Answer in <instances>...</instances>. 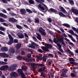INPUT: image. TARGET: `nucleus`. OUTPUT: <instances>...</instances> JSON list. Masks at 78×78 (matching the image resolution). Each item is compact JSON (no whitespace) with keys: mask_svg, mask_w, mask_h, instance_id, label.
Masks as SVG:
<instances>
[{"mask_svg":"<svg viewBox=\"0 0 78 78\" xmlns=\"http://www.w3.org/2000/svg\"><path fill=\"white\" fill-rule=\"evenodd\" d=\"M19 49H16V51H15V53H16V54H18V53H19Z\"/></svg>","mask_w":78,"mask_h":78,"instance_id":"de8ad7c7","label":"nucleus"},{"mask_svg":"<svg viewBox=\"0 0 78 78\" xmlns=\"http://www.w3.org/2000/svg\"><path fill=\"white\" fill-rule=\"evenodd\" d=\"M29 47L30 48H36L35 46L32 45H30V47Z\"/></svg>","mask_w":78,"mask_h":78,"instance_id":"864d4df0","label":"nucleus"},{"mask_svg":"<svg viewBox=\"0 0 78 78\" xmlns=\"http://www.w3.org/2000/svg\"><path fill=\"white\" fill-rule=\"evenodd\" d=\"M41 74L40 75L41 76H42L44 78H45V76H44V73L42 72H41Z\"/></svg>","mask_w":78,"mask_h":78,"instance_id":"6e6d98bb","label":"nucleus"},{"mask_svg":"<svg viewBox=\"0 0 78 78\" xmlns=\"http://www.w3.org/2000/svg\"><path fill=\"white\" fill-rule=\"evenodd\" d=\"M59 8L60 9V10H61V11H62L63 12H66V10L64 9V7L61 6H60Z\"/></svg>","mask_w":78,"mask_h":78,"instance_id":"b1692460","label":"nucleus"},{"mask_svg":"<svg viewBox=\"0 0 78 78\" xmlns=\"http://www.w3.org/2000/svg\"><path fill=\"white\" fill-rule=\"evenodd\" d=\"M17 71L19 73L20 75L22 74L23 73V70L22 69H18L17 70Z\"/></svg>","mask_w":78,"mask_h":78,"instance_id":"f3484780","label":"nucleus"},{"mask_svg":"<svg viewBox=\"0 0 78 78\" xmlns=\"http://www.w3.org/2000/svg\"><path fill=\"white\" fill-rule=\"evenodd\" d=\"M28 2L30 4H33L34 3V2L33 0H29Z\"/></svg>","mask_w":78,"mask_h":78,"instance_id":"ea45409f","label":"nucleus"},{"mask_svg":"<svg viewBox=\"0 0 78 78\" xmlns=\"http://www.w3.org/2000/svg\"><path fill=\"white\" fill-rule=\"evenodd\" d=\"M21 46V44H18L16 46V49H17L18 50H19V49H20Z\"/></svg>","mask_w":78,"mask_h":78,"instance_id":"c756f323","label":"nucleus"},{"mask_svg":"<svg viewBox=\"0 0 78 78\" xmlns=\"http://www.w3.org/2000/svg\"><path fill=\"white\" fill-rule=\"evenodd\" d=\"M36 57L37 58V59H39V60H40V61H41V60H42V59H43L42 57H41V56L37 55L36 56Z\"/></svg>","mask_w":78,"mask_h":78,"instance_id":"c9c22d12","label":"nucleus"},{"mask_svg":"<svg viewBox=\"0 0 78 78\" xmlns=\"http://www.w3.org/2000/svg\"><path fill=\"white\" fill-rule=\"evenodd\" d=\"M14 43H18V40H17V39H15L14 40Z\"/></svg>","mask_w":78,"mask_h":78,"instance_id":"4d7b16f0","label":"nucleus"},{"mask_svg":"<svg viewBox=\"0 0 78 78\" xmlns=\"http://www.w3.org/2000/svg\"><path fill=\"white\" fill-rule=\"evenodd\" d=\"M1 50L3 52H6L8 51V48L6 47H3L2 48Z\"/></svg>","mask_w":78,"mask_h":78,"instance_id":"9b49d317","label":"nucleus"},{"mask_svg":"<svg viewBox=\"0 0 78 78\" xmlns=\"http://www.w3.org/2000/svg\"><path fill=\"white\" fill-rule=\"evenodd\" d=\"M0 22H5V20L3 19L0 18Z\"/></svg>","mask_w":78,"mask_h":78,"instance_id":"a18cd8bd","label":"nucleus"},{"mask_svg":"<svg viewBox=\"0 0 78 78\" xmlns=\"http://www.w3.org/2000/svg\"><path fill=\"white\" fill-rule=\"evenodd\" d=\"M68 32L69 33H70V34H73V35H74V34H75L74 32H73V31L72 30H69V31Z\"/></svg>","mask_w":78,"mask_h":78,"instance_id":"473e14b6","label":"nucleus"},{"mask_svg":"<svg viewBox=\"0 0 78 78\" xmlns=\"http://www.w3.org/2000/svg\"><path fill=\"white\" fill-rule=\"evenodd\" d=\"M69 61H71V62H74L75 61V59L73 58H69Z\"/></svg>","mask_w":78,"mask_h":78,"instance_id":"e433bc0d","label":"nucleus"},{"mask_svg":"<svg viewBox=\"0 0 78 78\" xmlns=\"http://www.w3.org/2000/svg\"><path fill=\"white\" fill-rule=\"evenodd\" d=\"M76 21L78 23V18L77 17L76 18Z\"/></svg>","mask_w":78,"mask_h":78,"instance_id":"774afa93","label":"nucleus"},{"mask_svg":"<svg viewBox=\"0 0 78 78\" xmlns=\"http://www.w3.org/2000/svg\"><path fill=\"white\" fill-rule=\"evenodd\" d=\"M54 41L55 43H57L58 42H61L62 45L64 46H66V44H65V43L64 41V40L62 38H58V40L56 39V38H54V39L53 40Z\"/></svg>","mask_w":78,"mask_h":78,"instance_id":"f257e3e1","label":"nucleus"},{"mask_svg":"<svg viewBox=\"0 0 78 78\" xmlns=\"http://www.w3.org/2000/svg\"><path fill=\"white\" fill-rule=\"evenodd\" d=\"M58 14L60 16H61V17H66V15H65L62 12H58Z\"/></svg>","mask_w":78,"mask_h":78,"instance_id":"412c9836","label":"nucleus"},{"mask_svg":"<svg viewBox=\"0 0 78 78\" xmlns=\"http://www.w3.org/2000/svg\"><path fill=\"white\" fill-rule=\"evenodd\" d=\"M38 31L40 33H41L42 35H43V36H46V33H45V32L43 31V30H42L39 29Z\"/></svg>","mask_w":78,"mask_h":78,"instance_id":"dca6fc26","label":"nucleus"},{"mask_svg":"<svg viewBox=\"0 0 78 78\" xmlns=\"http://www.w3.org/2000/svg\"><path fill=\"white\" fill-rule=\"evenodd\" d=\"M27 56L28 58H30L31 57V54H28Z\"/></svg>","mask_w":78,"mask_h":78,"instance_id":"13d9d810","label":"nucleus"},{"mask_svg":"<svg viewBox=\"0 0 78 78\" xmlns=\"http://www.w3.org/2000/svg\"><path fill=\"white\" fill-rule=\"evenodd\" d=\"M8 68H9V66L8 65H4L0 68V70L6 71L8 70Z\"/></svg>","mask_w":78,"mask_h":78,"instance_id":"423d86ee","label":"nucleus"},{"mask_svg":"<svg viewBox=\"0 0 78 78\" xmlns=\"http://www.w3.org/2000/svg\"><path fill=\"white\" fill-rule=\"evenodd\" d=\"M11 16H16V13H10Z\"/></svg>","mask_w":78,"mask_h":78,"instance_id":"3c124183","label":"nucleus"},{"mask_svg":"<svg viewBox=\"0 0 78 78\" xmlns=\"http://www.w3.org/2000/svg\"><path fill=\"white\" fill-rule=\"evenodd\" d=\"M65 39L66 40V41H67V42H70V41L66 37L65 38Z\"/></svg>","mask_w":78,"mask_h":78,"instance_id":"e2e57ef3","label":"nucleus"},{"mask_svg":"<svg viewBox=\"0 0 78 78\" xmlns=\"http://www.w3.org/2000/svg\"><path fill=\"white\" fill-rule=\"evenodd\" d=\"M24 35L26 37H28V36L27 34L26 33H24Z\"/></svg>","mask_w":78,"mask_h":78,"instance_id":"680f3d73","label":"nucleus"},{"mask_svg":"<svg viewBox=\"0 0 78 78\" xmlns=\"http://www.w3.org/2000/svg\"><path fill=\"white\" fill-rule=\"evenodd\" d=\"M16 27L17 28H18V29H20V30H22V27L21 26L16 24Z\"/></svg>","mask_w":78,"mask_h":78,"instance_id":"bb28decb","label":"nucleus"},{"mask_svg":"<svg viewBox=\"0 0 78 78\" xmlns=\"http://www.w3.org/2000/svg\"><path fill=\"white\" fill-rule=\"evenodd\" d=\"M0 56L4 58H8L9 55L6 53H1L0 54Z\"/></svg>","mask_w":78,"mask_h":78,"instance_id":"9d476101","label":"nucleus"},{"mask_svg":"<svg viewBox=\"0 0 78 78\" xmlns=\"http://www.w3.org/2000/svg\"><path fill=\"white\" fill-rule=\"evenodd\" d=\"M43 61L44 62H46L47 61V59H48V57L47 55H44L43 56Z\"/></svg>","mask_w":78,"mask_h":78,"instance_id":"4be33fe9","label":"nucleus"},{"mask_svg":"<svg viewBox=\"0 0 78 78\" xmlns=\"http://www.w3.org/2000/svg\"><path fill=\"white\" fill-rule=\"evenodd\" d=\"M16 58L19 60H22V58L21 55H17L16 56Z\"/></svg>","mask_w":78,"mask_h":78,"instance_id":"7c9ffc66","label":"nucleus"},{"mask_svg":"<svg viewBox=\"0 0 78 78\" xmlns=\"http://www.w3.org/2000/svg\"><path fill=\"white\" fill-rule=\"evenodd\" d=\"M9 20L10 22H11L13 23H15V22H17V20L15 19L13 17L9 18Z\"/></svg>","mask_w":78,"mask_h":78,"instance_id":"ddd939ff","label":"nucleus"},{"mask_svg":"<svg viewBox=\"0 0 78 78\" xmlns=\"http://www.w3.org/2000/svg\"><path fill=\"white\" fill-rule=\"evenodd\" d=\"M25 59L26 61H27V62H32L33 61V58H32L30 59L26 58H25Z\"/></svg>","mask_w":78,"mask_h":78,"instance_id":"393cba45","label":"nucleus"},{"mask_svg":"<svg viewBox=\"0 0 78 78\" xmlns=\"http://www.w3.org/2000/svg\"><path fill=\"white\" fill-rule=\"evenodd\" d=\"M18 66L17 64H13L11 66L9 67V68L10 69V70H15L17 68H16Z\"/></svg>","mask_w":78,"mask_h":78,"instance_id":"6e6552de","label":"nucleus"},{"mask_svg":"<svg viewBox=\"0 0 78 78\" xmlns=\"http://www.w3.org/2000/svg\"><path fill=\"white\" fill-rule=\"evenodd\" d=\"M69 3L71 5H74V2L73 0H69Z\"/></svg>","mask_w":78,"mask_h":78,"instance_id":"c85d7f7f","label":"nucleus"},{"mask_svg":"<svg viewBox=\"0 0 78 78\" xmlns=\"http://www.w3.org/2000/svg\"><path fill=\"white\" fill-rule=\"evenodd\" d=\"M32 38L33 39H34V40L35 41V42H36L37 41V38H36V37L34 36L32 37Z\"/></svg>","mask_w":78,"mask_h":78,"instance_id":"79ce46f5","label":"nucleus"},{"mask_svg":"<svg viewBox=\"0 0 78 78\" xmlns=\"http://www.w3.org/2000/svg\"><path fill=\"white\" fill-rule=\"evenodd\" d=\"M38 7L41 9H42V10H45V8L43 7H42V5H41V4H39L38 5Z\"/></svg>","mask_w":78,"mask_h":78,"instance_id":"2f4dec72","label":"nucleus"},{"mask_svg":"<svg viewBox=\"0 0 78 78\" xmlns=\"http://www.w3.org/2000/svg\"><path fill=\"white\" fill-rule=\"evenodd\" d=\"M69 45H71V46H72V47H73V46H74V44L72 42H69Z\"/></svg>","mask_w":78,"mask_h":78,"instance_id":"09e8293b","label":"nucleus"},{"mask_svg":"<svg viewBox=\"0 0 78 78\" xmlns=\"http://www.w3.org/2000/svg\"><path fill=\"white\" fill-rule=\"evenodd\" d=\"M71 11L72 12H73V13H74L75 14L78 15V10L76 9H75L74 8H72V9H71Z\"/></svg>","mask_w":78,"mask_h":78,"instance_id":"4468645a","label":"nucleus"},{"mask_svg":"<svg viewBox=\"0 0 78 78\" xmlns=\"http://www.w3.org/2000/svg\"><path fill=\"white\" fill-rule=\"evenodd\" d=\"M21 53L22 55H25V52L24 51H22Z\"/></svg>","mask_w":78,"mask_h":78,"instance_id":"69168bd1","label":"nucleus"},{"mask_svg":"<svg viewBox=\"0 0 78 78\" xmlns=\"http://www.w3.org/2000/svg\"><path fill=\"white\" fill-rule=\"evenodd\" d=\"M48 56L49 57H51V58H53L54 57V56L53 55V54H48Z\"/></svg>","mask_w":78,"mask_h":78,"instance_id":"37998d69","label":"nucleus"},{"mask_svg":"<svg viewBox=\"0 0 78 78\" xmlns=\"http://www.w3.org/2000/svg\"><path fill=\"white\" fill-rule=\"evenodd\" d=\"M46 9L45 10V11L44 12H46L47 11H48V12H57V10H56L55 9H53L52 8H51V9H49V10H48V7H46Z\"/></svg>","mask_w":78,"mask_h":78,"instance_id":"20e7f679","label":"nucleus"},{"mask_svg":"<svg viewBox=\"0 0 78 78\" xmlns=\"http://www.w3.org/2000/svg\"><path fill=\"white\" fill-rule=\"evenodd\" d=\"M36 34L37 35V39H38L40 41L42 40V38L41 37V35L37 33H36Z\"/></svg>","mask_w":78,"mask_h":78,"instance_id":"aec40b11","label":"nucleus"},{"mask_svg":"<svg viewBox=\"0 0 78 78\" xmlns=\"http://www.w3.org/2000/svg\"><path fill=\"white\" fill-rule=\"evenodd\" d=\"M15 53V50L13 48H11L9 50V53L10 55H13Z\"/></svg>","mask_w":78,"mask_h":78,"instance_id":"0eeeda50","label":"nucleus"},{"mask_svg":"<svg viewBox=\"0 0 78 78\" xmlns=\"http://www.w3.org/2000/svg\"><path fill=\"white\" fill-rule=\"evenodd\" d=\"M17 36L18 38L20 39H23L24 38V35L20 33H18L17 34Z\"/></svg>","mask_w":78,"mask_h":78,"instance_id":"f8f14e48","label":"nucleus"},{"mask_svg":"<svg viewBox=\"0 0 78 78\" xmlns=\"http://www.w3.org/2000/svg\"><path fill=\"white\" fill-rule=\"evenodd\" d=\"M37 71L38 72H44V69H43L42 68H40L37 69Z\"/></svg>","mask_w":78,"mask_h":78,"instance_id":"a878e982","label":"nucleus"},{"mask_svg":"<svg viewBox=\"0 0 78 78\" xmlns=\"http://www.w3.org/2000/svg\"><path fill=\"white\" fill-rule=\"evenodd\" d=\"M47 47H43L42 48V49L44 51H45V49Z\"/></svg>","mask_w":78,"mask_h":78,"instance_id":"0e129e2a","label":"nucleus"},{"mask_svg":"<svg viewBox=\"0 0 78 78\" xmlns=\"http://www.w3.org/2000/svg\"><path fill=\"white\" fill-rule=\"evenodd\" d=\"M0 30H1V31H4V30H5V28H4V27H0Z\"/></svg>","mask_w":78,"mask_h":78,"instance_id":"8fccbe9b","label":"nucleus"},{"mask_svg":"<svg viewBox=\"0 0 78 78\" xmlns=\"http://www.w3.org/2000/svg\"><path fill=\"white\" fill-rule=\"evenodd\" d=\"M10 75L11 76L16 78L18 76V74L16 72H12V73H10Z\"/></svg>","mask_w":78,"mask_h":78,"instance_id":"1a4fd4ad","label":"nucleus"},{"mask_svg":"<svg viewBox=\"0 0 78 78\" xmlns=\"http://www.w3.org/2000/svg\"><path fill=\"white\" fill-rule=\"evenodd\" d=\"M8 63L5 62H4L3 61H1V64H2V65H4L5 64H7Z\"/></svg>","mask_w":78,"mask_h":78,"instance_id":"c03bdc74","label":"nucleus"},{"mask_svg":"<svg viewBox=\"0 0 78 78\" xmlns=\"http://www.w3.org/2000/svg\"><path fill=\"white\" fill-rule=\"evenodd\" d=\"M68 70L67 69H62V73L61 74V76L62 77H66V78L68 77V76L66 74V73H67V72Z\"/></svg>","mask_w":78,"mask_h":78,"instance_id":"7ed1b4c3","label":"nucleus"},{"mask_svg":"<svg viewBox=\"0 0 78 78\" xmlns=\"http://www.w3.org/2000/svg\"><path fill=\"white\" fill-rule=\"evenodd\" d=\"M30 65L31 66H39V67H42L44 68V66H45V65L42 63H30Z\"/></svg>","mask_w":78,"mask_h":78,"instance_id":"39448f33","label":"nucleus"},{"mask_svg":"<svg viewBox=\"0 0 78 78\" xmlns=\"http://www.w3.org/2000/svg\"><path fill=\"white\" fill-rule=\"evenodd\" d=\"M70 75L71 77H76V75L75 73H71Z\"/></svg>","mask_w":78,"mask_h":78,"instance_id":"4c0bfd02","label":"nucleus"},{"mask_svg":"<svg viewBox=\"0 0 78 78\" xmlns=\"http://www.w3.org/2000/svg\"><path fill=\"white\" fill-rule=\"evenodd\" d=\"M47 20L49 22L51 23V21H52V20H51V19L50 18H48L47 19Z\"/></svg>","mask_w":78,"mask_h":78,"instance_id":"a19ab883","label":"nucleus"},{"mask_svg":"<svg viewBox=\"0 0 78 78\" xmlns=\"http://www.w3.org/2000/svg\"><path fill=\"white\" fill-rule=\"evenodd\" d=\"M35 23H39V20L38 18H35Z\"/></svg>","mask_w":78,"mask_h":78,"instance_id":"72a5a7b5","label":"nucleus"},{"mask_svg":"<svg viewBox=\"0 0 78 78\" xmlns=\"http://www.w3.org/2000/svg\"><path fill=\"white\" fill-rule=\"evenodd\" d=\"M2 2L4 3H8V2H10L11 0H2ZM8 1V2L7 1Z\"/></svg>","mask_w":78,"mask_h":78,"instance_id":"cd10ccee","label":"nucleus"},{"mask_svg":"<svg viewBox=\"0 0 78 78\" xmlns=\"http://www.w3.org/2000/svg\"><path fill=\"white\" fill-rule=\"evenodd\" d=\"M63 25H64V26H65V27H67L68 28H70V25L67 23L63 24Z\"/></svg>","mask_w":78,"mask_h":78,"instance_id":"f704fd0d","label":"nucleus"},{"mask_svg":"<svg viewBox=\"0 0 78 78\" xmlns=\"http://www.w3.org/2000/svg\"><path fill=\"white\" fill-rule=\"evenodd\" d=\"M3 25L4 26H6V27L8 26V24H7L6 23H3Z\"/></svg>","mask_w":78,"mask_h":78,"instance_id":"052dcab7","label":"nucleus"},{"mask_svg":"<svg viewBox=\"0 0 78 78\" xmlns=\"http://www.w3.org/2000/svg\"><path fill=\"white\" fill-rule=\"evenodd\" d=\"M20 12L23 15H25L26 14V10L25 9H22L20 10Z\"/></svg>","mask_w":78,"mask_h":78,"instance_id":"2eb2a0df","label":"nucleus"},{"mask_svg":"<svg viewBox=\"0 0 78 78\" xmlns=\"http://www.w3.org/2000/svg\"><path fill=\"white\" fill-rule=\"evenodd\" d=\"M58 50L62 52V53H63V52H64V51H63L61 48H58Z\"/></svg>","mask_w":78,"mask_h":78,"instance_id":"bf43d9fd","label":"nucleus"},{"mask_svg":"<svg viewBox=\"0 0 78 78\" xmlns=\"http://www.w3.org/2000/svg\"><path fill=\"white\" fill-rule=\"evenodd\" d=\"M20 75L21 76L22 78H25V75L24 74V73H23L20 74Z\"/></svg>","mask_w":78,"mask_h":78,"instance_id":"49530a36","label":"nucleus"},{"mask_svg":"<svg viewBox=\"0 0 78 78\" xmlns=\"http://www.w3.org/2000/svg\"><path fill=\"white\" fill-rule=\"evenodd\" d=\"M69 63L71 64H73L74 66H78V63L76 62H70Z\"/></svg>","mask_w":78,"mask_h":78,"instance_id":"5701e85b","label":"nucleus"},{"mask_svg":"<svg viewBox=\"0 0 78 78\" xmlns=\"http://www.w3.org/2000/svg\"><path fill=\"white\" fill-rule=\"evenodd\" d=\"M24 27L26 28H28V27L27 25L26 24H24L23 25Z\"/></svg>","mask_w":78,"mask_h":78,"instance_id":"338daca9","label":"nucleus"},{"mask_svg":"<svg viewBox=\"0 0 78 78\" xmlns=\"http://www.w3.org/2000/svg\"><path fill=\"white\" fill-rule=\"evenodd\" d=\"M38 52H39V53H43V51H42L41 49H39L38 50Z\"/></svg>","mask_w":78,"mask_h":78,"instance_id":"603ef678","label":"nucleus"},{"mask_svg":"<svg viewBox=\"0 0 78 78\" xmlns=\"http://www.w3.org/2000/svg\"><path fill=\"white\" fill-rule=\"evenodd\" d=\"M8 37L9 38V42L7 43L8 45H11L12 44L14 43V38L12 37L11 34H8Z\"/></svg>","mask_w":78,"mask_h":78,"instance_id":"f03ea898","label":"nucleus"},{"mask_svg":"<svg viewBox=\"0 0 78 78\" xmlns=\"http://www.w3.org/2000/svg\"><path fill=\"white\" fill-rule=\"evenodd\" d=\"M21 68L23 71H27L28 69V67L25 66H23Z\"/></svg>","mask_w":78,"mask_h":78,"instance_id":"6ab92c4d","label":"nucleus"},{"mask_svg":"<svg viewBox=\"0 0 78 78\" xmlns=\"http://www.w3.org/2000/svg\"><path fill=\"white\" fill-rule=\"evenodd\" d=\"M27 22H29V23H30V22H31V20L29 18H27Z\"/></svg>","mask_w":78,"mask_h":78,"instance_id":"5fc2aeb1","label":"nucleus"},{"mask_svg":"<svg viewBox=\"0 0 78 78\" xmlns=\"http://www.w3.org/2000/svg\"><path fill=\"white\" fill-rule=\"evenodd\" d=\"M44 45L45 47H49V48L51 49L52 48V45H51L47 44V43H45L44 44Z\"/></svg>","mask_w":78,"mask_h":78,"instance_id":"a211bd4d","label":"nucleus"},{"mask_svg":"<svg viewBox=\"0 0 78 78\" xmlns=\"http://www.w3.org/2000/svg\"><path fill=\"white\" fill-rule=\"evenodd\" d=\"M26 11H27V12H29V13H30V14L31 13H33V12H32V11H31V10L29 9H27Z\"/></svg>","mask_w":78,"mask_h":78,"instance_id":"58836bf2","label":"nucleus"}]
</instances>
